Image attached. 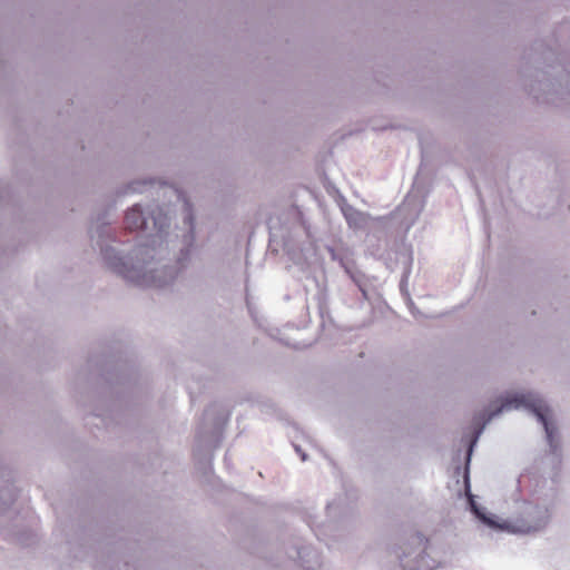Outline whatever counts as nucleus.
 Listing matches in <instances>:
<instances>
[{
    "label": "nucleus",
    "instance_id": "obj_1",
    "mask_svg": "<svg viewBox=\"0 0 570 570\" xmlns=\"http://www.w3.org/2000/svg\"><path fill=\"white\" fill-rule=\"evenodd\" d=\"M126 228L129 230L141 229L146 225V218L142 215V212L139 206L131 207L125 216Z\"/></svg>",
    "mask_w": 570,
    "mask_h": 570
},
{
    "label": "nucleus",
    "instance_id": "obj_2",
    "mask_svg": "<svg viewBox=\"0 0 570 570\" xmlns=\"http://www.w3.org/2000/svg\"><path fill=\"white\" fill-rule=\"evenodd\" d=\"M533 411L535 415L538 416L539 421L543 424L544 430L547 432V435L549 439L552 438V430L550 428V424L547 420V407L542 403L533 404Z\"/></svg>",
    "mask_w": 570,
    "mask_h": 570
},
{
    "label": "nucleus",
    "instance_id": "obj_3",
    "mask_svg": "<svg viewBox=\"0 0 570 570\" xmlns=\"http://www.w3.org/2000/svg\"><path fill=\"white\" fill-rule=\"evenodd\" d=\"M548 519L549 515L547 514V511H544V514L538 520H535V522L521 524L515 530L524 533L537 531L547 524Z\"/></svg>",
    "mask_w": 570,
    "mask_h": 570
},
{
    "label": "nucleus",
    "instance_id": "obj_4",
    "mask_svg": "<svg viewBox=\"0 0 570 570\" xmlns=\"http://www.w3.org/2000/svg\"><path fill=\"white\" fill-rule=\"evenodd\" d=\"M166 283H167L166 281L156 278L154 275H151V276L144 275L140 279H138V284L146 285V286L160 287V286H164Z\"/></svg>",
    "mask_w": 570,
    "mask_h": 570
},
{
    "label": "nucleus",
    "instance_id": "obj_5",
    "mask_svg": "<svg viewBox=\"0 0 570 570\" xmlns=\"http://www.w3.org/2000/svg\"><path fill=\"white\" fill-rule=\"evenodd\" d=\"M524 400L523 397L522 399H513V400H507L503 404H502V407L501 410H504V409H510L512 406L513 403H515V407L519 406L521 403H523Z\"/></svg>",
    "mask_w": 570,
    "mask_h": 570
},
{
    "label": "nucleus",
    "instance_id": "obj_6",
    "mask_svg": "<svg viewBox=\"0 0 570 570\" xmlns=\"http://www.w3.org/2000/svg\"><path fill=\"white\" fill-rule=\"evenodd\" d=\"M154 220H155V225H158L159 229H161L165 226L166 217H164V219L154 218Z\"/></svg>",
    "mask_w": 570,
    "mask_h": 570
},
{
    "label": "nucleus",
    "instance_id": "obj_7",
    "mask_svg": "<svg viewBox=\"0 0 570 570\" xmlns=\"http://www.w3.org/2000/svg\"><path fill=\"white\" fill-rule=\"evenodd\" d=\"M539 513H540V510H538V509H537V510L534 511L533 515H534V514H539ZM530 515H532V513H530Z\"/></svg>",
    "mask_w": 570,
    "mask_h": 570
}]
</instances>
